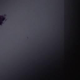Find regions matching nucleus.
<instances>
[{"label":"nucleus","instance_id":"3","mask_svg":"<svg viewBox=\"0 0 80 80\" xmlns=\"http://www.w3.org/2000/svg\"><path fill=\"white\" fill-rule=\"evenodd\" d=\"M57 10V8H55V10Z\"/></svg>","mask_w":80,"mask_h":80},{"label":"nucleus","instance_id":"6","mask_svg":"<svg viewBox=\"0 0 80 80\" xmlns=\"http://www.w3.org/2000/svg\"><path fill=\"white\" fill-rule=\"evenodd\" d=\"M64 52H65V51H64Z\"/></svg>","mask_w":80,"mask_h":80},{"label":"nucleus","instance_id":"5","mask_svg":"<svg viewBox=\"0 0 80 80\" xmlns=\"http://www.w3.org/2000/svg\"><path fill=\"white\" fill-rule=\"evenodd\" d=\"M4 15H5V16H6L5 15V14Z\"/></svg>","mask_w":80,"mask_h":80},{"label":"nucleus","instance_id":"8","mask_svg":"<svg viewBox=\"0 0 80 80\" xmlns=\"http://www.w3.org/2000/svg\"><path fill=\"white\" fill-rule=\"evenodd\" d=\"M64 57H65V56H64Z\"/></svg>","mask_w":80,"mask_h":80},{"label":"nucleus","instance_id":"4","mask_svg":"<svg viewBox=\"0 0 80 80\" xmlns=\"http://www.w3.org/2000/svg\"><path fill=\"white\" fill-rule=\"evenodd\" d=\"M60 14H62V12H60Z\"/></svg>","mask_w":80,"mask_h":80},{"label":"nucleus","instance_id":"1","mask_svg":"<svg viewBox=\"0 0 80 80\" xmlns=\"http://www.w3.org/2000/svg\"><path fill=\"white\" fill-rule=\"evenodd\" d=\"M3 23V22L2 21H1L0 22V25H1Z\"/></svg>","mask_w":80,"mask_h":80},{"label":"nucleus","instance_id":"2","mask_svg":"<svg viewBox=\"0 0 80 80\" xmlns=\"http://www.w3.org/2000/svg\"><path fill=\"white\" fill-rule=\"evenodd\" d=\"M3 20H4L5 19V18H3Z\"/></svg>","mask_w":80,"mask_h":80},{"label":"nucleus","instance_id":"7","mask_svg":"<svg viewBox=\"0 0 80 80\" xmlns=\"http://www.w3.org/2000/svg\"><path fill=\"white\" fill-rule=\"evenodd\" d=\"M64 1H65V0H64Z\"/></svg>","mask_w":80,"mask_h":80}]
</instances>
